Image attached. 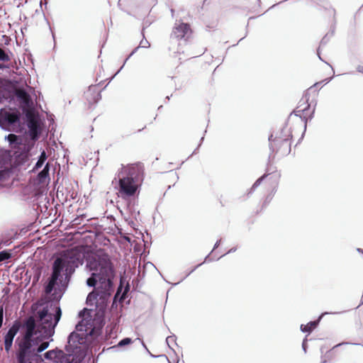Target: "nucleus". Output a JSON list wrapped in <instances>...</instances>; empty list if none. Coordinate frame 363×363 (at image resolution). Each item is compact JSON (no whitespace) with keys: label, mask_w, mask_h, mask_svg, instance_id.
Wrapping results in <instances>:
<instances>
[{"label":"nucleus","mask_w":363,"mask_h":363,"mask_svg":"<svg viewBox=\"0 0 363 363\" xmlns=\"http://www.w3.org/2000/svg\"><path fill=\"white\" fill-rule=\"evenodd\" d=\"M50 307L53 313L50 311L48 306L38 312L40 320L48 328L47 330L43 332L37 328L33 316L27 318L23 323L15 320L8 328L15 335L21 331L15 341L14 363H43L40 353L49 347L50 338L54 335L55 328L62 316L60 306L51 303Z\"/></svg>","instance_id":"1"},{"label":"nucleus","mask_w":363,"mask_h":363,"mask_svg":"<svg viewBox=\"0 0 363 363\" xmlns=\"http://www.w3.org/2000/svg\"><path fill=\"white\" fill-rule=\"evenodd\" d=\"M86 268L90 272L86 285L93 287L86 299L90 306L99 308V305L106 307L114 291L113 280L116 272L113 264L106 253L94 256L86 261Z\"/></svg>","instance_id":"2"},{"label":"nucleus","mask_w":363,"mask_h":363,"mask_svg":"<svg viewBox=\"0 0 363 363\" xmlns=\"http://www.w3.org/2000/svg\"><path fill=\"white\" fill-rule=\"evenodd\" d=\"M91 319L82 318L69 333L65 347L66 353L55 348L40 353L43 363H82L87 354V345L97 335Z\"/></svg>","instance_id":"3"},{"label":"nucleus","mask_w":363,"mask_h":363,"mask_svg":"<svg viewBox=\"0 0 363 363\" xmlns=\"http://www.w3.org/2000/svg\"><path fill=\"white\" fill-rule=\"evenodd\" d=\"M143 171V164L140 162L126 165L122 164L112 181L117 196L125 201L127 211L135 219L140 214L135 206L138 204Z\"/></svg>","instance_id":"4"},{"label":"nucleus","mask_w":363,"mask_h":363,"mask_svg":"<svg viewBox=\"0 0 363 363\" xmlns=\"http://www.w3.org/2000/svg\"><path fill=\"white\" fill-rule=\"evenodd\" d=\"M77 266L71 259L57 258L55 260L51 276L45 285V291L60 300L67 290Z\"/></svg>","instance_id":"5"},{"label":"nucleus","mask_w":363,"mask_h":363,"mask_svg":"<svg viewBox=\"0 0 363 363\" xmlns=\"http://www.w3.org/2000/svg\"><path fill=\"white\" fill-rule=\"evenodd\" d=\"M0 127L6 130L19 129L21 127V113L16 108L0 111Z\"/></svg>","instance_id":"6"},{"label":"nucleus","mask_w":363,"mask_h":363,"mask_svg":"<svg viewBox=\"0 0 363 363\" xmlns=\"http://www.w3.org/2000/svg\"><path fill=\"white\" fill-rule=\"evenodd\" d=\"M273 134H271L268 140L269 143V150L273 152H281L284 155H288L291 152V142L289 138L275 137L273 138Z\"/></svg>","instance_id":"7"},{"label":"nucleus","mask_w":363,"mask_h":363,"mask_svg":"<svg viewBox=\"0 0 363 363\" xmlns=\"http://www.w3.org/2000/svg\"><path fill=\"white\" fill-rule=\"evenodd\" d=\"M191 29L188 23H176L172 32L171 33V38L176 40H184L187 41L191 35Z\"/></svg>","instance_id":"8"},{"label":"nucleus","mask_w":363,"mask_h":363,"mask_svg":"<svg viewBox=\"0 0 363 363\" xmlns=\"http://www.w3.org/2000/svg\"><path fill=\"white\" fill-rule=\"evenodd\" d=\"M303 96L306 98V102L308 104L307 106L305 108H303V109H298L299 108V106H298L292 113H294V115L296 116L299 117L301 118V121H303L304 123V130H303V133L301 138L299 139V141L303 138V137L304 135V133L306 132V127H307L308 121V120L311 121L314 116L315 108V106H316V104H315L313 111H311V114L309 115V116L308 118L305 116H303V114L310 108V106H311L310 104L308 103V100H309L308 94L306 93Z\"/></svg>","instance_id":"9"},{"label":"nucleus","mask_w":363,"mask_h":363,"mask_svg":"<svg viewBox=\"0 0 363 363\" xmlns=\"http://www.w3.org/2000/svg\"><path fill=\"white\" fill-rule=\"evenodd\" d=\"M25 123L29 130L33 133H39L38 123L33 114L28 110H23Z\"/></svg>","instance_id":"10"},{"label":"nucleus","mask_w":363,"mask_h":363,"mask_svg":"<svg viewBox=\"0 0 363 363\" xmlns=\"http://www.w3.org/2000/svg\"><path fill=\"white\" fill-rule=\"evenodd\" d=\"M329 312L322 313L315 320L309 321L306 325L301 324L300 326V330L302 333H307L310 334L315 328L318 327L320 320L323 318L324 315L327 314H330ZM335 314L336 313H333Z\"/></svg>","instance_id":"11"},{"label":"nucleus","mask_w":363,"mask_h":363,"mask_svg":"<svg viewBox=\"0 0 363 363\" xmlns=\"http://www.w3.org/2000/svg\"><path fill=\"white\" fill-rule=\"evenodd\" d=\"M5 140L9 142L12 149H20L22 145V139L21 136L10 133L5 136Z\"/></svg>","instance_id":"12"},{"label":"nucleus","mask_w":363,"mask_h":363,"mask_svg":"<svg viewBox=\"0 0 363 363\" xmlns=\"http://www.w3.org/2000/svg\"><path fill=\"white\" fill-rule=\"evenodd\" d=\"M16 335L13 334L11 332L7 330V331L4 333L3 339H4V345L5 351L9 353L13 346V340Z\"/></svg>","instance_id":"13"},{"label":"nucleus","mask_w":363,"mask_h":363,"mask_svg":"<svg viewBox=\"0 0 363 363\" xmlns=\"http://www.w3.org/2000/svg\"><path fill=\"white\" fill-rule=\"evenodd\" d=\"M50 166L48 163L45 164L43 169L38 174L36 180L39 184H44L50 180Z\"/></svg>","instance_id":"14"},{"label":"nucleus","mask_w":363,"mask_h":363,"mask_svg":"<svg viewBox=\"0 0 363 363\" xmlns=\"http://www.w3.org/2000/svg\"><path fill=\"white\" fill-rule=\"evenodd\" d=\"M334 32H335V27H333L332 29H331V31L330 33H327L325 34L323 38L321 39L320 40V46H325L330 40V38L334 35ZM317 55L318 56V58L325 62V61L321 58L320 57V48H318L317 50ZM325 63L328 65H330L328 62H325Z\"/></svg>","instance_id":"15"},{"label":"nucleus","mask_w":363,"mask_h":363,"mask_svg":"<svg viewBox=\"0 0 363 363\" xmlns=\"http://www.w3.org/2000/svg\"><path fill=\"white\" fill-rule=\"evenodd\" d=\"M48 156L46 155V152H45V150H43L40 155L38 156V161L35 162L34 167H33L32 172H36L40 168H41L43 166Z\"/></svg>","instance_id":"16"},{"label":"nucleus","mask_w":363,"mask_h":363,"mask_svg":"<svg viewBox=\"0 0 363 363\" xmlns=\"http://www.w3.org/2000/svg\"><path fill=\"white\" fill-rule=\"evenodd\" d=\"M133 342V340L130 337H124L121 339L117 345L110 347L107 349V350H114L118 347H123L127 345H129Z\"/></svg>","instance_id":"17"},{"label":"nucleus","mask_w":363,"mask_h":363,"mask_svg":"<svg viewBox=\"0 0 363 363\" xmlns=\"http://www.w3.org/2000/svg\"><path fill=\"white\" fill-rule=\"evenodd\" d=\"M269 174H264L258 178L255 182L252 184V187L250 189L248 194H252L263 182V180L269 175Z\"/></svg>","instance_id":"18"},{"label":"nucleus","mask_w":363,"mask_h":363,"mask_svg":"<svg viewBox=\"0 0 363 363\" xmlns=\"http://www.w3.org/2000/svg\"><path fill=\"white\" fill-rule=\"evenodd\" d=\"M33 284H36L38 283L41 274H42V269L39 267L37 268H33Z\"/></svg>","instance_id":"19"},{"label":"nucleus","mask_w":363,"mask_h":363,"mask_svg":"<svg viewBox=\"0 0 363 363\" xmlns=\"http://www.w3.org/2000/svg\"><path fill=\"white\" fill-rule=\"evenodd\" d=\"M9 53H11L9 50L1 49L0 48V61L1 62H9L11 58L9 56Z\"/></svg>","instance_id":"20"},{"label":"nucleus","mask_w":363,"mask_h":363,"mask_svg":"<svg viewBox=\"0 0 363 363\" xmlns=\"http://www.w3.org/2000/svg\"><path fill=\"white\" fill-rule=\"evenodd\" d=\"M220 243H221V240H217V242L215 243V245L213 247V250L210 252V253L207 256H206L203 262H212V261L215 260L213 258H210V255L212 254L213 250H215L216 249H217L219 247Z\"/></svg>","instance_id":"21"},{"label":"nucleus","mask_w":363,"mask_h":363,"mask_svg":"<svg viewBox=\"0 0 363 363\" xmlns=\"http://www.w3.org/2000/svg\"><path fill=\"white\" fill-rule=\"evenodd\" d=\"M11 253L8 250L0 251V262L6 261L11 258Z\"/></svg>","instance_id":"22"},{"label":"nucleus","mask_w":363,"mask_h":363,"mask_svg":"<svg viewBox=\"0 0 363 363\" xmlns=\"http://www.w3.org/2000/svg\"><path fill=\"white\" fill-rule=\"evenodd\" d=\"M11 155L9 150L0 148V162H5L7 157Z\"/></svg>","instance_id":"23"},{"label":"nucleus","mask_w":363,"mask_h":363,"mask_svg":"<svg viewBox=\"0 0 363 363\" xmlns=\"http://www.w3.org/2000/svg\"><path fill=\"white\" fill-rule=\"evenodd\" d=\"M277 137L289 138L290 140L292 138V135L288 130H286L285 128H283L281 130L279 135H278Z\"/></svg>","instance_id":"24"},{"label":"nucleus","mask_w":363,"mask_h":363,"mask_svg":"<svg viewBox=\"0 0 363 363\" xmlns=\"http://www.w3.org/2000/svg\"><path fill=\"white\" fill-rule=\"evenodd\" d=\"M140 48V47L138 45V47H136L135 49H133L132 50V52L130 53V55L125 60L123 65L121 66V67L119 69V70L116 73V74L114 76H116L123 69V67L124 65L125 64V62L129 60V58H130L138 51V50Z\"/></svg>","instance_id":"25"},{"label":"nucleus","mask_w":363,"mask_h":363,"mask_svg":"<svg viewBox=\"0 0 363 363\" xmlns=\"http://www.w3.org/2000/svg\"><path fill=\"white\" fill-rule=\"evenodd\" d=\"M176 340H177V337L176 335H170V336H168L167 338H166V342H167V344L168 345L170 349L172 350V348L170 346V343H175L177 345V342H176Z\"/></svg>","instance_id":"26"},{"label":"nucleus","mask_w":363,"mask_h":363,"mask_svg":"<svg viewBox=\"0 0 363 363\" xmlns=\"http://www.w3.org/2000/svg\"><path fill=\"white\" fill-rule=\"evenodd\" d=\"M143 39L140 41L139 46L140 48H149L150 46V43L145 38V35L143 33Z\"/></svg>","instance_id":"27"},{"label":"nucleus","mask_w":363,"mask_h":363,"mask_svg":"<svg viewBox=\"0 0 363 363\" xmlns=\"http://www.w3.org/2000/svg\"><path fill=\"white\" fill-rule=\"evenodd\" d=\"M204 262H203L202 263H200L199 264H197L196 266H195L194 268H192L191 270H189L188 272H186L185 277L181 280V281H182L184 279H185L187 277H189L191 273H193L197 268H199V267H201Z\"/></svg>","instance_id":"28"},{"label":"nucleus","mask_w":363,"mask_h":363,"mask_svg":"<svg viewBox=\"0 0 363 363\" xmlns=\"http://www.w3.org/2000/svg\"><path fill=\"white\" fill-rule=\"evenodd\" d=\"M101 99V95L100 91H98L96 96L93 98V103H98L99 101ZM89 103H91V101H89Z\"/></svg>","instance_id":"29"},{"label":"nucleus","mask_w":363,"mask_h":363,"mask_svg":"<svg viewBox=\"0 0 363 363\" xmlns=\"http://www.w3.org/2000/svg\"><path fill=\"white\" fill-rule=\"evenodd\" d=\"M307 341H308V340H307V337H306L303 339V342H302V349L305 353L307 352V348H308Z\"/></svg>","instance_id":"30"},{"label":"nucleus","mask_w":363,"mask_h":363,"mask_svg":"<svg viewBox=\"0 0 363 363\" xmlns=\"http://www.w3.org/2000/svg\"><path fill=\"white\" fill-rule=\"evenodd\" d=\"M236 250H237V247H233L230 248L225 254L221 255L220 257H218L216 259V260H218L220 257H223V256H225L227 254L235 252Z\"/></svg>","instance_id":"31"},{"label":"nucleus","mask_w":363,"mask_h":363,"mask_svg":"<svg viewBox=\"0 0 363 363\" xmlns=\"http://www.w3.org/2000/svg\"><path fill=\"white\" fill-rule=\"evenodd\" d=\"M333 77H330V78H327V79H325L324 80H323L322 82H316L313 86H317L318 84H320L322 82H325V84H328V82H330V80L332 79Z\"/></svg>","instance_id":"32"},{"label":"nucleus","mask_w":363,"mask_h":363,"mask_svg":"<svg viewBox=\"0 0 363 363\" xmlns=\"http://www.w3.org/2000/svg\"><path fill=\"white\" fill-rule=\"evenodd\" d=\"M204 140V136L201 137V140H200V143L198 145V147L194 150V151L192 152V155H194V154H196V151L198 150V149L200 147V146L201 145L203 141Z\"/></svg>","instance_id":"33"},{"label":"nucleus","mask_w":363,"mask_h":363,"mask_svg":"<svg viewBox=\"0 0 363 363\" xmlns=\"http://www.w3.org/2000/svg\"><path fill=\"white\" fill-rule=\"evenodd\" d=\"M89 309L84 308L83 310L80 311L78 313L79 317L82 318L85 313H88Z\"/></svg>","instance_id":"34"},{"label":"nucleus","mask_w":363,"mask_h":363,"mask_svg":"<svg viewBox=\"0 0 363 363\" xmlns=\"http://www.w3.org/2000/svg\"><path fill=\"white\" fill-rule=\"evenodd\" d=\"M85 217H86V214H82V215H79L77 218H76L74 219V221H76V222H77V221L78 220H79V219H80V220H83Z\"/></svg>","instance_id":"35"},{"label":"nucleus","mask_w":363,"mask_h":363,"mask_svg":"<svg viewBox=\"0 0 363 363\" xmlns=\"http://www.w3.org/2000/svg\"><path fill=\"white\" fill-rule=\"evenodd\" d=\"M5 100V96L2 91L0 90V103H2Z\"/></svg>","instance_id":"36"},{"label":"nucleus","mask_w":363,"mask_h":363,"mask_svg":"<svg viewBox=\"0 0 363 363\" xmlns=\"http://www.w3.org/2000/svg\"><path fill=\"white\" fill-rule=\"evenodd\" d=\"M357 71L358 72H360V73H362V74H363V66H362V65H358V66L357 67Z\"/></svg>","instance_id":"37"},{"label":"nucleus","mask_w":363,"mask_h":363,"mask_svg":"<svg viewBox=\"0 0 363 363\" xmlns=\"http://www.w3.org/2000/svg\"><path fill=\"white\" fill-rule=\"evenodd\" d=\"M150 355L151 357L152 358H157V357H166L165 354H161V355H155V354H152L150 352H148Z\"/></svg>","instance_id":"38"},{"label":"nucleus","mask_w":363,"mask_h":363,"mask_svg":"<svg viewBox=\"0 0 363 363\" xmlns=\"http://www.w3.org/2000/svg\"><path fill=\"white\" fill-rule=\"evenodd\" d=\"M96 89V86H90L89 87V90L86 93V94L87 95L90 91H94V89Z\"/></svg>","instance_id":"39"},{"label":"nucleus","mask_w":363,"mask_h":363,"mask_svg":"<svg viewBox=\"0 0 363 363\" xmlns=\"http://www.w3.org/2000/svg\"><path fill=\"white\" fill-rule=\"evenodd\" d=\"M350 344V342H341V343H339L337 345H336L335 346L333 347V348H335V347H338L342 345H349Z\"/></svg>","instance_id":"40"},{"label":"nucleus","mask_w":363,"mask_h":363,"mask_svg":"<svg viewBox=\"0 0 363 363\" xmlns=\"http://www.w3.org/2000/svg\"><path fill=\"white\" fill-rule=\"evenodd\" d=\"M25 96H28H28L27 95L26 92H25V91L21 92L19 94V96H18L19 98L25 97Z\"/></svg>","instance_id":"41"},{"label":"nucleus","mask_w":363,"mask_h":363,"mask_svg":"<svg viewBox=\"0 0 363 363\" xmlns=\"http://www.w3.org/2000/svg\"><path fill=\"white\" fill-rule=\"evenodd\" d=\"M141 343H142L143 347L147 350V352H150V351H149V350L147 349V347L146 345L145 344V342H144L143 340H141Z\"/></svg>","instance_id":"42"},{"label":"nucleus","mask_w":363,"mask_h":363,"mask_svg":"<svg viewBox=\"0 0 363 363\" xmlns=\"http://www.w3.org/2000/svg\"><path fill=\"white\" fill-rule=\"evenodd\" d=\"M143 242H144V245H145V247H147V246H148V242H147V241H145V238H143Z\"/></svg>","instance_id":"43"},{"label":"nucleus","mask_w":363,"mask_h":363,"mask_svg":"<svg viewBox=\"0 0 363 363\" xmlns=\"http://www.w3.org/2000/svg\"><path fill=\"white\" fill-rule=\"evenodd\" d=\"M357 251L358 252H361V253H362V254H363V249H362V248H357Z\"/></svg>","instance_id":"44"},{"label":"nucleus","mask_w":363,"mask_h":363,"mask_svg":"<svg viewBox=\"0 0 363 363\" xmlns=\"http://www.w3.org/2000/svg\"><path fill=\"white\" fill-rule=\"evenodd\" d=\"M50 30H51V32H52V38H53V39L55 40V33H53V31H52V30L51 27H50Z\"/></svg>","instance_id":"45"},{"label":"nucleus","mask_w":363,"mask_h":363,"mask_svg":"<svg viewBox=\"0 0 363 363\" xmlns=\"http://www.w3.org/2000/svg\"><path fill=\"white\" fill-rule=\"evenodd\" d=\"M165 357H166V359H167V360L168 361V362H169V363H173V362H171L169 361V359L167 358V356H166ZM178 362H179V359H178L175 363H178Z\"/></svg>","instance_id":"46"},{"label":"nucleus","mask_w":363,"mask_h":363,"mask_svg":"<svg viewBox=\"0 0 363 363\" xmlns=\"http://www.w3.org/2000/svg\"><path fill=\"white\" fill-rule=\"evenodd\" d=\"M6 67L1 64H0V69H4Z\"/></svg>","instance_id":"47"},{"label":"nucleus","mask_w":363,"mask_h":363,"mask_svg":"<svg viewBox=\"0 0 363 363\" xmlns=\"http://www.w3.org/2000/svg\"><path fill=\"white\" fill-rule=\"evenodd\" d=\"M3 179L2 174L0 172V180Z\"/></svg>","instance_id":"48"},{"label":"nucleus","mask_w":363,"mask_h":363,"mask_svg":"<svg viewBox=\"0 0 363 363\" xmlns=\"http://www.w3.org/2000/svg\"><path fill=\"white\" fill-rule=\"evenodd\" d=\"M174 12V10L173 9H171V13H172V15H173Z\"/></svg>","instance_id":"49"},{"label":"nucleus","mask_w":363,"mask_h":363,"mask_svg":"<svg viewBox=\"0 0 363 363\" xmlns=\"http://www.w3.org/2000/svg\"><path fill=\"white\" fill-rule=\"evenodd\" d=\"M162 108V105L158 107V110H161Z\"/></svg>","instance_id":"50"},{"label":"nucleus","mask_w":363,"mask_h":363,"mask_svg":"<svg viewBox=\"0 0 363 363\" xmlns=\"http://www.w3.org/2000/svg\"><path fill=\"white\" fill-rule=\"evenodd\" d=\"M166 99H167V100H169V99H170V96H167L166 97Z\"/></svg>","instance_id":"51"},{"label":"nucleus","mask_w":363,"mask_h":363,"mask_svg":"<svg viewBox=\"0 0 363 363\" xmlns=\"http://www.w3.org/2000/svg\"><path fill=\"white\" fill-rule=\"evenodd\" d=\"M96 362H97V359H94L93 363H96Z\"/></svg>","instance_id":"52"},{"label":"nucleus","mask_w":363,"mask_h":363,"mask_svg":"<svg viewBox=\"0 0 363 363\" xmlns=\"http://www.w3.org/2000/svg\"><path fill=\"white\" fill-rule=\"evenodd\" d=\"M42 4H43V2H42V1H40V7H42Z\"/></svg>","instance_id":"53"},{"label":"nucleus","mask_w":363,"mask_h":363,"mask_svg":"<svg viewBox=\"0 0 363 363\" xmlns=\"http://www.w3.org/2000/svg\"><path fill=\"white\" fill-rule=\"evenodd\" d=\"M184 161H183V162H182V163L180 164L179 167H180L184 164Z\"/></svg>","instance_id":"54"},{"label":"nucleus","mask_w":363,"mask_h":363,"mask_svg":"<svg viewBox=\"0 0 363 363\" xmlns=\"http://www.w3.org/2000/svg\"><path fill=\"white\" fill-rule=\"evenodd\" d=\"M175 175L177 176V178L179 179V176L177 173H175Z\"/></svg>","instance_id":"55"},{"label":"nucleus","mask_w":363,"mask_h":363,"mask_svg":"<svg viewBox=\"0 0 363 363\" xmlns=\"http://www.w3.org/2000/svg\"><path fill=\"white\" fill-rule=\"evenodd\" d=\"M353 345H359L360 344H358V343H353Z\"/></svg>","instance_id":"56"},{"label":"nucleus","mask_w":363,"mask_h":363,"mask_svg":"<svg viewBox=\"0 0 363 363\" xmlns=\"http://www.w3.org/2000/svg\"><path fill=\"white\" fill-rule=\"evenodd\" d=\"M113 77H114V76H113V77H111V79L109 80V82H111V80L112 79H113Z\"/></svg>","instance_id":"57"}]
</instances>
